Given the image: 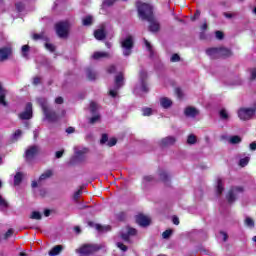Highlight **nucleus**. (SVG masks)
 Segmentation results:
<instances>
[{
    "label": "nucleus",
    "mask_w": 256,
    "mask_h": 256,
    "mask_svg": "<svg viewBox=\"0 0 256 256\" xmlns=\"http://www.w3.org/2000/svg\"><path fill=\"white\" fill-rule=\"evenodd\" d=\"M159 177H160L161 181H164V182L169 181V174H167V172H165V171H160Z\"/></svg>",
    "instance_id": "nucleus-31"
},
{
    "label": "nucleus",
    "mask_w": 256,
    "mask_h": 256,
    "mask_svg": "<svg viewBox=\"0 0 256 256\" xmlns=\"http://www.w3.org/2000/svg\"><path fill=\"white\" fill-rule=\"evenodd\" d=\"M99 249H101V245L99 244H86L78 250V253H80V255H91V253H95V251H99Z\"/></svg>",
    "instance_id": "nucleus-8"
},
{
    "label": "nucleus",
    "mask_w": 256,
    "mask_h": 256,
    "mask_svg": "<svg viewBox=\"0 0 256 256\" xmlns=\"http://www.w3.org/2000/svg\"><path fill=\"white\" fill-rule=\"evenodd\" d=\"M142 114L144 117H149L150 115H153V109L151 108H143Z\"/></svg>",
    "instance_id": "nucleus-37"
},
{
    "label": "nucleus",
    "mask_w": 256,
    "mask_h": 256,
    "mask_svg": "<svg viewBox=\"0 0 256 256\" xmlns=\"http://www.w3.org/2000/svg\"><path fill=\"white\" fill-rule=\"evenodd\" d=\"M37 153H39V146H30L25 153L26 160L31 161L37 155Z\"/></svg>",
    "instance_id": "nucleus-14"
},
{
    "label": "nucleus",
    "mask_w": 256,
    "mask_h": 256,
    "mask_svg": "<svg viewBox=\"0 0 256 256\" xmlns=\"http://www.w3.org/2000/svg\"><path fill=\"white\" fill-rule=\"evenodd\" d=\"M4 209H7V201L0 196V211H4Z\"/></svg>",
    "instance_id": "nucleus-39"
},
{
    "label": "nucleus",
    "mask_w": 256,
    "mask_h": 256,
    "mask_svg": "<svg viewBox=\"0 0 256 256\" xmlns=\"http://www.w3.org/2000/svg\"><path fill=\"white\" fill-rule=\"evenodd\" d=\"M116 69L117 68L114 65H112L108 68V73H115Z\"/></svg>",
    "instance_id": "nucleus-61"
},
{
    "label": "nucleus",
    "mask_w": 256,
    "mask_h": 256,
    "mask_svg": "<svg viewBox=\"0 0 256 256\" xmlns=\"http://www.w3.org/2000/svg\"><path fill=\"white\" fill-rule=\"evenodd\" d=\"M87 148H83L81 150L75 148V157L78 161H83L85 159V153H87Z\"/></svg>",
    "instance_id": "nucleus-18"
},
{
    "label": "nucleus",
    "mask_w": 256,
    "mask_h": 256,
    "mask_svg": "<svg viewBox=\"0 0 256 256\" xmlns=\"http://www.w3.org/2000/svg\"><path fill=\"white\" fill-rule=\"evenodd\" d=\"M220 118L223 121H228V119H229V112L227 110H225V109L220 110Z\"/></svg>",
    "instance_id": "nucleus-30"
},
{
    "label": "nucleus",
    "mask_w": 256,
    "mask_h": 256,
    "mask_svg": "<svg viewBox=\"0 0 256 256\" xmlns=\"http://www.w3.org/2000/svg\"><path fill=\"white\" fill-rule=\"evenodd\" d=\"M116 245L118 249H121V251H127V246H125L123 243L118 242Z\"/></svg>",
    "instance_id": "nucleus-50"
},
{
    "label": "nucleus",
    "mask_w": 256,
    "mask_h": 256,
    "mask_svg": "<svg viewBox=\"0 0 256 256\" xmlns=\"http://www.w3.org/2000/svg\"><path fill=\"white\" fill-rule=\"evenodd\" d=\"M123 85H124V78H123V74L120 73L115 77V85H114V88H111L109 90V95L111 97H117V91H119V89H121Z\"/></svg>",
    "instance_id": "nucleus-7"
},
{
    "label": "nucleus",
    "mask_w": 256,
    "mask_h": 256,
    "mask_svg": "<svg viewBox=\"0 0 256 256\" xmlns=\"http://www.w3.org/2000/svg\"><path fill=\"white\" fill-rule=\"evenodd\" d=\"M11 235H13V229H9L5 235H4V239H9V237H11Z\"/></svg>",
    "instance_id": "nucleus-54"
},
{
    "label": "nucleus",
    "mask_w": 256,
    "mask_h": 256,
    "mask_svg": "<svg viewBox=\"0 0 256 256\" xmlns=\"http://www.w3.org/2000/svg\"><path fill=\"white\" fill-rule=\"evenodd\" d=\"M69 27H71V23L69 21H62L56 24V33L58 37L62 39L69 35Z\"/></svg>",
    "instance_id": "nucleus-5"
},
{
    "label": "nucleus",
    "mask_w": 256,
    "mask_h": 256,
    "mask_svg": "<svg viewBox=\"0 0 256 256\" xmlns=\"http://www.w3.org/2000/svg\"><path fill=\"white\" fill-rule=\"evenodd\" d=\"M74 131H75V128H73V127H69L66 129V133H68V134L74 133Z\"/></svg>",
    "instance_id": "nucleus-64"
},
{
    "label": "nucleus",
    "mask_w": 256,
    "mask_h": 256,
    "mask_svg": "<svg viewBox=\"0 0 256 256\" xmlns=\"http://www.w3.org/2000/svg\"><path fill=\"white\" fill-rule=\"evenodd\" d=\"M229 142L232 145H237V143H241V137H239V136H232V137H230Z\"/></svg>",
    "instance_id": "nucleus-34"
},
{
    "label": "nucleus",
    "mask_w": 256,
    "mask_h": 256,
    "mask_svg": "<svg viewBox=\"0 0 256 256\" xmlns=\"http://www.w3.org/2000/svg\"><path fill=\"white\" fill-rule=\"evenodd\" d=\"M81 190H78L74 193V201H79V197H81Z\"/></svg>",
    "instance_id": "nucleus-52"
},
{
    "label": "nucleus",
    "mask_w": 256,
    "mask_h": 256,
    "mask_svg": "<svg viewBox=\"0 0 256 256\" xmlns=\"http://www.w3.org/2000/svg\"><path fill=\"white\" fill-rule=\"evenodd\" d=\"M21 135H23V132L21 130H16L12 135V140L18 141L19 139H21Z\"/></svg>",
    "instance_id": "nucleus-32"
},
{
    "label": "nucleus",
    "mask_w": 256,
    "mask_h": 256,
    "mask_svg": "<svg viewBox=\"0 0 256 256\" xmlns=\"http://www.w3.org/2000/svg\"><path fill=\"white\" fill-rule=\"evenodd\" d=\"M0 105L4 107L7 106V102L5 101V90H3V85L0 82Z\"/></svg>",
    "instance_id": "nucleus-25"
},
{
    "label": "nucleus",
    "mask_w": 256,
    "mask_h": 256,
    "mask_svg": "<svg viewBox=\"0 0 256 256\" xmlns=\"http://www.w3.org/2000/svg\"><path fill=\"white\" fill-rule=\"evenodd\" d=\"M136 7L138 9V15L140 19H142L143 21H148V23H150L149 31H151L152 33H157V31H159L160 29V26L159 22L153 17V6L147 3H143L141 1H137Z\"/></svg>",
    "instance_id": "nucleus-1"
},
{
    "label": "nucleus",
    "mask_w": 256,
    "mask_h": 256,
    "mask_svg": "<svg viewBox=\"0 0 256 256\" xmlns=\"http://www.w3.org/2000/svg\"><path fill=\"white\" fill-rule=\"evenodd\" d=\"M16 9H17V11H19V13H21V11H23V4L22 3H17L16 4Z\"/></svg>",
    "instance_id": "nucleus-57"
},
{
    "label": "nucleus",
    "mask_w": 256,
    "mask_h": 256,
    "mask_svg": "<svg viewBox=\"0 0 256 256\" xmlns=\"http://www.w3.org/2000/svg\"><path fill=\"white\" fill-rule=\"evenodd\" d=\"M144 43L146 45V49L150 53V57H153V47L151 46V43H149V41H147V39H144Z\"/></svg>",
    "instance_id": "nucleus-38"
},
{
    "label": "nucleus",
    "mask_w": 256,
    "mask_h": 256,
    "mask_svg": "<svg viewBox=\"0 0 256 256\" xmlns=\"http://www.w3.org/2000/svg\"><path fill=\"white\" fill-rule=\"evenodd\" d=\"M184 113L186 117H197V115H199V111L194 107H187Z\"/></svg>",
    "instance_id": "nucleus-19"
},
{
    "label": "nucleus",
    "mask_w": 256,
    "mask_h": 256,
    "mask_svg": "<svg viewBox=\"0 0 256 256\" xmlns=\"http://www.w3.org/2000/svg\"><path fill=\"white\" fill-rule=\"evenodd\" d=\"M36 101L43 111L45 121H48V123H55V121L59 120L57 114H55V112H53L47 105V99L37 98Z\"/></svg>",
    "instance_id": "nucleus-2"
},
{
    "label": "nucleus",
    "mask_w": 256,
    "mask_h": 256,
    "mask_svg": "<svg viewBox=\"0 0 256 256\" xmlns=\"http://www.w3.org/2000/svg\"><path fill=\"white\" fill-rule=\"evenodd\" d=\"M249 161H250L249 157L240 159V162H239L240 167H247V165H249Z\"/></svg>",
    "instance_id": "nucleus-36"
},
{
    "label": "nucleus",
    "mask_w": 256,
    "mask_h": 256,
    "mask_svg": "<svg viewBox=\"0 0 256 256\" xmlns=\"http://www.w3.org/2000/svg\"><path fill=\"white\" fill-rule=\"evenodd\" d=\"M105 27H106L105 24H102L97 30H95L94 37L98 41H103V39L105 38V35H106Z\"/></svg>",
    "instance_id": "nucleus-15"
},
{
    "label": "nucleus",
    "mask_w": 256,
    "mask_h": 256,
    "mask_svg": "<svg viewBox=\"0 0 256 256\" xmlns=\"http://www.w3.org/2000/svg\"><path fill=\"white\" fill-rule=\"evenodd\" d=\"M250 151H256V142L250 144Z\"/></svg>",
    "instance_id": "nucleus-63"
},
{
    "label": "nucleus",
    "mask_w": 256,
    "mask_h": 256,
    "mask_svg": "<svg viewBox=\"0 0 256 256\" xmlns=\"http://www.w3.org/2000/svg\"><path fill=\"white\" fill-rule=\"evenodd\" d=\"M216 39H223V32L216 31Z\"/></svg>",
    "instance_id": "nucleus-59"
},
{
    "label": "nucleus",
    "mask_w": 256,
    "mask_h": 256,
    "mask_svg": "<svg viewBox=\"0 0 256 256\" xmlns=\"http://www.w3.org/2000/svg\"><path fill=\"white\" fill-rule=\"evenodd\" d=\"M32 39H34V41H47V36L45 35V33L33 34Z\"/></svg>",
    "instance_id": "nucleus-28"
},
{
    "label": "nucleus",
    "mask_w": 256,
    "mask_h": 256,
    "mask_svg": "<svg viewBox=\"0 0 256 256\" xmlns=\"http://www.w3.org/2000/svg\"><path fill=\"white\" fill-rule=\"evenodd\" d=\"M96 229L98 231H111V226H101V225L97 224Z\"/></svg>",
    "instance_id": "nucleus-40"
},
{
    "label": "nucleus",
    "mask_w": 256,
    "mask_h": 256,
    "mask_svg": "<svg viewBox=\"0 0 256 256\" xmlns=\"http://www.w3.org/2000/svg\"><path fill=\"white\" fill-rule=\"evenodd\" d=\"M135 95H143V93H149V85H147V72L141 70L139 73V79L134 87Z\"/></svg>",
    "instance_id": "nucleus-3"
},
{
    "label": "nucleus",
    "mask_w": 256,
    "mask_h": 256,
    "mask_svg": "<svg viewBox=\"0 0 256 256\" xmlns=\"http://www.w3.org/2000/svg\"><path fill=\"white\" fill-rule=\"evenodd\" d=\"M82 25H84V27H89L90 25H93V16L87 15L82 18Z\"/></svg>",
    "instance_id": "nucleus-23"
},
{
    "label": "nucleus",
    "mask_w": 256,
    "mask_h": 256,
    "mask_svg": "<svg viewBox=\"0 0 256 256\" xmlns=\"http://www.w3.org/2000/svg\"><path fill=\"white\" fill-rule=\"evenodd\" d=\"M28 53H29V45L22 46V55L24 57H27Z\"/></svg>",
    "instance_id": "nucleus-45"
},
{
    "label": "nucleus",
    "mask_w": 256,
    "mask_h": 256,
    "mask_svg": "<svg viewBox=\"0 0 256 256\" xmlns=\"http://www.w3.org/2000/svg\"><path fill=\"white\" fill-rule=\"evenodd\" d=\"M179 59H180V57L178 56V54H174L170 58V61H172V63H177V61H179Z\"/></svg>",
    "instance_id": "nucleus-51"
},
{
    "label": "nucleus",
    "mask_w": 256,
    "mask_h": 256,
    "mask_svg": "<svg viewBox=\"0 0 256 256\" xmlns=\"http://www.w3.org/2000/svg\"><path fill=\"white\" fill-rule=\"evenodd\" d=\"M11 55V47L0 48V61H5Z\"/></svg>",
    "instance_id": "nucleus-17"
},
{
    "label": "nucleus",
    "mask_w": 256,
    "mask_h": 256,
    "mask_svg": "<svg viewBox=\"0 0 256 256\" xmlns=\"http://www.w3.org/2000/svg\"><path fill=\"white\" fill-rule=\"evenodd\" d=\"M175 93L179 99H181V97H183V91L181 90V88H176Z\"/></svg>",
    "instance_id": "nucleus-53"
},
{
    "label": "nucleus",
    "mask_w": 256,
    "mask_h": 256,
    "mask_svg": "<svg viewBox=\"0 0 256 256\" xmlns=\"http://www.w3.org/2000/svg\"><path fill=\"white\" fill-rule=\"evenodd\" d=\"M216 191H217V195H221V193L225 191V188L223 187V179L221 178H217Z\"/></svg>",
    "instance_id": "nucleus-24"
},
{
    "label": "nucleus",
    "mask_w": 256,
    "mask_h": 256,
    "mask_svg": "<svg viewBox=\"0 0 256 256\" xmlns=\"http://www.w3.org/2000/svg\"><path fill=\"white\" fill-rule=\"evenodd\" d=\"M176 142H177V138H175V136H168V137L162 138L159 141V145L160 147H171V145H175Z\"/></svg>",
    "instance_id": "nucleus-11"
},
{
    "label": "nucleus",
    "mask_w": 256,
    "mask_h": 256,
    "mask_svg": "<svg viewBox=\"0 0 256 256\" xmlns=\"http://www.w3.org/2000/svg\"><path fill=\"white\" fill-rule=\"evenodd\" d=\"M121 47L124 57H129L133 50V36L129 35L121 40Z\"/></svg>",
    "instance_id": "nucleus-4"
},
{
    "label": "nucleus",
    "mask_w": 256,
    "mask_h": 256,
    "mask_svg": "<svg viewBox=\"0 0 256 256\" xmlns=\"http://www.w3.org/2000/svg\"><path fill=\"white\" fill-rule=\"evenodd\" d=\"M220 237L222 238L223 241H227V233L225 232H220Z\"/></svg>",
    "instance_id": "nucleus-60"
},
{
    "label": "nucleus",
    "mask_w": 256,
    "mask_h": 256,
    "mask_svg": "<svg viewBox=\"0 0 256 256\" xmlns=\"http://www.w3.org/2000/svg\"><path fill=\"white\" fill-rule=\"evenodd\" d=\"M115 1H117V0H104L103 7H111V5H113V3H115Z\"/></svg>",
    "instance_id": "nucleus-47"
},
{
    "label": "nucleus",
    "mask_w": 256,
    "mask_h": 256,
    "mask_svg": "<svg viewBox=\"0 0 256 256\" xmlns=\"http://www.w3.org/2000/svg\"><path fill=\"white\" fill-rule=\"evenodd\" d=\"M93 59H103L109 57V53L107 52H95L93 54Z\"/></svg>",
    "instance_id": "nucleus-27"
},
{
    "label": "nucleus",
    "mask_w": 256,
    "mask_h": 256,
    "mask_svg": "<svg viewBox=\"0 0 256 256\" xmlns=\"http://www.w3.org/2000/svg\"><path fill=\"white\" fill-rule=\"evenodd\" d=\"M219 53H220V57H231V55H233L231 50L223 47L219 48Z\"/></svg>",
    "instance_id": "nucleus-26"
},
{
    "label": "nucleus",
    "mask_w": 256,
    "mask_h": 256,
    "mask_svg": "<svg viewBox=\"0 0 256 256\" xmlns=\"http://www.w3.org/2000/svg\"><path fill=\"white\" fill-rule=\"evenodd\" d=\"M53 176V171L52 170H46L43 174H41L38 183L41 184V182L45 181V179H49L50 177Z\"/></svg>",
    "instance_id": "nucleus-22"
},
{
    "label": "nucleus",
    "mask_w": 256,
    "mask_h": 256,
    "mask_svg": "<svg viewBox=\"0 0 256 256\" xmlns=\"http://www.w3.org/2000/svg\"><path fill=\"white\" fill-rule=\"evenodd\" d=\"M245 225H246V227H249L250 229H253V227H255V222L253 221V219L247 217L245 219Z\"/></svg>",
    "instance_id": "nucleus-35"
},
{
    "label": "nucleus",
    "mask_w": 256,
    "mask_h": 256,
    "mask_svg": "<svg viewBox=\"0 0 256 256\" xmlns=\"http://www.w3.org/2000/svg\"><path fill=\"white\" fill-rule=\"evenodd\" d=\"M21 181H23V174L18 172L16 173V175L14 176V185H20Z\"/></svg>",
    "instance_id": "nucleus-29"
},
{
    "label": "nucleus",
    "mask_w": 256,
    "mask_h": 256,
    "mask_svg": "<svg viewBox=\"0 0 256 256\" xmlns=\"http://www.w3.org/2000/svg\"><path fill=\"white\" fill-rule=\"evenodd\" d=\"M160 105L163 109H169L173 105V101L167 97L160 98Z\"/></svg>",
    "instance_id": "nucleus-20"
},
{
    "label": "nucleus",
    "mask_w": 256,
    "mask_h": 256,
    "mask_svg": "<svg viewBox=\"0 0 256 256\" xmlns=\"http://www.w3.org/2000/svg\"><path fill=\"white\" fill-rule=\"evenodd\" d=\"M173 233L172 230H166L162 233V237L163 239H169V237H171V234Z\"/></svg>",
    "instance_id": "nucleus-44"
},
{
    "label": "nucleus",
    "mask_w": 256,
    "mask_h": 256,
    "mask_svg": "<svg viewBox=\"0 0 256 256\" xmlns=\"http://www.w3.org/2000/svg\"><path fill=\"white\" fill-rule=\"evenodd\" d=\"M55 103H57V105H61L63 103V98L62 97L56 98Z\"/></svg>",
    "instance_id": "nucleus-62"
},
{
    "label": "nucleus",
    "mask_w": 256,
    "mask_h": 256,
    "mask_svg": "<svg viewBox=\"0 0 256 256\" xmlns=\"http://www.w3.org/2000/svg\"><path fill=\"white\" fill-rule=\"evenodd\" d=\"M143 181L144 183H153V181H155V178L151 175H148V176H144Z\"/></svg>",
    "instance_id": "nucleus-43"
},
{
    "label": "nucleus",
    "mask_w": 256,
    "mask_h": 256,
    "mask_svg": "<svg viewBox=\"0 0 256 256\" xmlns=\"http://www.w3.org/2000/svg\"><path fill=\"white\" fill-rule=\"evenodd\" d=\"M136 223H138L140 227H147L151 225V218L143 214H139L138 216H136Z\"/></svg>",
    "instance_id": "nucleus-12"
},
{
    "label": "nucleus",
    "mask_w": 256,
    "mask_h": 256,
    "mask_svg": "<svg viewBox=\"0 0 256 256\" xmlns=\"http://www.w3.org/2000/svg\"><path fill=\"white\" fill-rule=\"evenodd\" d=\"M206 54L211 59H219V57H221L220 52H219V48H209V49L206 50Z\"/></svg>",
    "instance_id": "nucleus-16"
},
{
    "label": "nucleus",
    "mask_w": 256,
    "mask_h": 256,
    "mask_svg": "<svg viewBox=\"0 0 256 256\" xmlns=\"http://www.w3.org/2000/svg\"><path fill=\"white\" fill-rule=\"evenodd\" d=\"M45 49H47V51H50V53H53V51H55V46L49 42H46Z\"/></svg>",
    "instance_id": "nucleus-41"
},
{
    "label": "nucleus",
    "mask_w": 256,
    "mask_h": 256,
    "mask_svg": "<svg viewBox=\"0 0 256 256\" xmlns=\"http://www.w3.org/2000/svg\"><path fill=\"white\" fill-rule=\"evenodd\" d=\"M108 141H109V137L107 136V134H103V135H102V138H101V140H100V143H101L102 145H105V143H108Z\"/></svg>",
    "instance_id": "nucleus-49"
},
{
    "label": "nucleus",
    "mask_w": 256,
    "mask_h": 256,
    "mask_svg": "<svg viewBox=\"0 0 256 256\" xmlns=\"http://www.w3.org/2000/svg\"><path fill=\"white\" fill-rule=\"evenodd\" d=\"M99 109V105L95 102H91L90 103V112L92 113V115H94L91 119H90V123H97V121H99L101 119V116L99 114H97V110Z\"/></svg>",
    "instance_id": "nucleus-10"
},
{
    "label": "nucleus",
    "mask_w": 256,
    "mask_h": 256,
    "mask_svg": "<svg viewBox=\"0 0 256 256\" xmlns=\"http://www.w3.org/2000/svg\"><path fill=\"white\" fill-rule=\"evenodd\" d=\"M65 153L64 150H60L56 152V159H61V157H63V154Z\"/></svg>",
    "instance_id": "nucleus-55"
},
{
    "label": "nucleus",
    "mask_w": 256,
    "mask_h": 256,
    "mask_svg": "<svg viewBox=\"0 0 256 256\" xmlns=\"http://www.w3.org/2000/svg\"><path fill=\"white\" fill-rule=\"evenodd\" d=\"M87 77H88V79H90V81H93L96 77V74H95V72H93L91 70H88L87 71Z\"/></svg>",
    "instance_id": "nucleus-46"
},
{
    "label": "nucleus",
    "mask_w": 256,
    "mask_h": 256,
    "mask_svg": "<svg viewBox=\"0 0 256 256\" xmlns=\"http://www.w3.org/2000/svg\"><path fill=\"white\" fill-rule=\"evenodd\" d=\"M251 79H256V68L250 70Z\"/></svg>",
    "instance_id": "nucleus-56"
},
{
    "label": "nucleus",
    "mask_w": 256,
    "mask_h": 256,
    "mask_svg": "<svg viewBox=\"0 0 256 256\" xmlns=\"http://www.w3.org/2000/svg\"><path fill=\"white\" fill-rule=\"evenodd\" d=\"M41 213L40 212H38V211H34V212H32V214H31V219H36V220H39V219H41Z\"/></svg>",
    "instance_id": "nucleus-42"
},
{
    "label": "nucleus",
    "mask_w": 256,
    "mask_h": 256,
    "mask_svg": "<svg viewBox=\"0 0 256 256\" xmlns=\"http://www.w3.org/2000/svg\"><path fill=\"white\" fill-rule=\"evenodd\" d=\"M187 143L188 145H195V143H197V137H195L193 134H190L188 136Z\"/></svg>",
    "instance_id": "nucleus-33"
},
{
    "label": "nucleus",
    "mask_w": 256,
    "mask_h": 256,
    "mask_svg": "<svg viewBox=\"0 0 256 256\" xmlns=\"http://www.w3.org/2000/svg\"><path fill=\"white\" fill-rule=\"evenodd\" d=\"M61 251H63V246L57 245V246H54V247L48 252V255H49V256H57V255H59V253H61Z\"/></svg>",
    "instance_id": "nucleus-21"
},
{
    "label": "nucleus",
    "mask_w": 256,
    "mask_h": 256,
    "mask_svg": "<svg viewBox=\"0 0 256 256\" xmlns=\"http://www.w3.org/2000/svg\"><path fill=\"white\" fill-rule=\"evenodd\" d=\"M134 235H137V230L135 228L127 227L125 231L121 233V239H123V241H129V237H133Z\"/></svg>",
    "instance_id": "nucleus-13"
},
{
    "label": "nucleus",
    "mask_w": 256,
    "mask_h": 256,
    "mask_svg": "<svg viewBox=\"0 0 256 256\" xmlns=\"http://www.w3.org/2000/svg\"><path fill=\"white\" fill-rule=\"evenodd\" d=\"M242 194H243V187L241 186L232 187L226 196L228 203H235V201L237 200V197H239V195H242Z\"/></svg>",
    "instance_id": "nucleus-6"
},
{
    "label": "nucleus",
    "mask_w": 256,
    "mask_h": 256,
    "mask_svg": "<svg viewBox=\"0 0 256 256\" xmlns=\"http://www.w3.org/2000/svg\"><path fill=\"white\" fill-rule=\"evenodd\" d=\"M19 118L22 120H29L33 118V104L31 102L26 104L25 110L20 113Z\"/></svg>",
    "instance_id": "nucleus-9"
},
{
    "label": "nucleus",
    "mask_w": 256,
    "mask_h": 256,
    "mask_svg": "<svg viewBox=\"0 0 256 256\" xmlns=\"http://www.w3.org/2000/svg\"><path fill=\"white\" fill-rule=\"evenodd\" d=\"M39 83H41V78L35 77V78L33 79V85H39Z\"/></svg>",
    "instance_id": "nucleus-58"
},
{
    "label": "nucleus",
    "mask_w": 256,
    "mask_h": 256,
    "mask_svg": "<svg viewBox=\"0 0 256 256\" xmlns=\"http://www.w3.org/2000/svg\"><path fill=\"white\" fill-rule=\"evenodd\" d=\"M107 145L108 147H114V145H117V139L111 138L110 140H108Z\"/></svg>",
    "instance_id": "nucleus-48"
}]
</instances>
